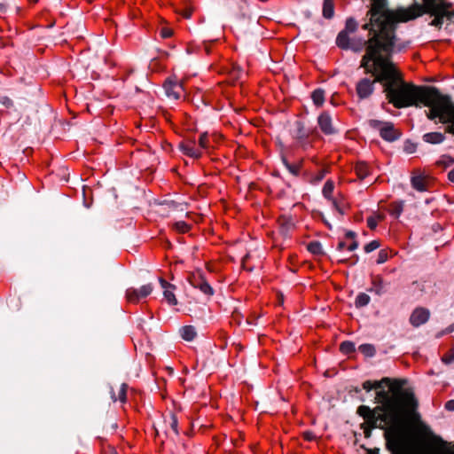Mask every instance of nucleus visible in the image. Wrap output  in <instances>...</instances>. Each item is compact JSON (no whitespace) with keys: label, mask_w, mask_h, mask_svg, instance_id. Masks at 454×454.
<instances>
[{"label":"nucleus","mask_w":454,"mask_h":454,"mask_svg":"<svg viewBox=\"0 0 454 454\" xmlns=\"http://www.w3.org/2000/svg\"><path fill=\"white\" fill-rule=\"evenodd\" d=\"M4 7V4H0V9Z\"/></svg>","instance_id":"338daca9"},{"label":"nucleus","mask_w":454,"mask_h":454,"mask_svg":"<svg viewBox=\"0 0 454 454\" xmlns=\"http://www.w3.org/2000/svg\"><path fill=\"white\" fill-rule=\"evenodd\" d=\"M446 13L447 12H442L436 14H433L434 16V19L431 21V25L434 27L442 26L443 22V17L445 16Z\"/></svg>","instance_id":"58836bf2"},{"label":"nucleus","mask_w":454,"mask_h":454,"mask_svg":"<svg viewBox=\"0 0 454 454\" xmlns=\"http://www.w3.org/2000/svg\"><path fill=\"white\" fill-rule=\"evenodd\" d=\"M358 247V242L356 240H352V242L347 247L348 251H354Z\"/></svg>","instance_id":"8fccbe9b"},{"label":"nucleus","mask_w":454,"mask_h":454,"mask_svg":"<svg viewBox=\"0 0 454 454\" xmlns=\"http://www.w3.org/2000/svg\"><path fill=\"white\" fill-rule=\"evenodd\" d=\"M193 6L191 3L185 2L176 9V12L185 19H190L193 12Z\"/></svg>","instance_id":"b1692460"},{"label":"nucleus","mask_w":454,"mask_h":454,"mask_svg":"<svg viewBox=\"0 0 454 454\" xmlns=\"http://www.w3.org/2000/svg\"><path fill=\"white\" fill-rule=\"evenodd\" d=\"M385 123L386 122H383V121H378V120H370L369 121L370 127L379 129L380 132V128H382V126L385 125Z\"/></svg>","instance_id":"c03bdc74"},{"label":"nucleus","mask_w":454,"mask_h":454,"mask_svg":"<svg viewBox=\"0 0 454 454\" xmlns=\"http://www.w3.org/2000/svg\"><path fill=\"white\" fill-rule=\"evenodd\" d=\"M345 237L351 240H356V234L355 231H348L345 234Z\"/></svg>","instance_id":"3c124183"},{"label":"nucleus","mask_w":454,"mask_h":454,"mask_svg":"<svg viewBox=\"0 0 454 454\" xmlns=\"http://www.w3.org/2000/svg\"><path fill=\"white\" fill-rule=\"evenodd\" d=\"M7 101L4 102V105H6L8 104V102H10V99H6Z\"/></svg>","instance_id":"0e129e2a"},{"label":"nucleus","mask_w":454,"mask_h":454,"mask_svg":"<svg viewBox=\"0 0 454 454\" xmlns=\"http://www.w3.org/2000/svg\"><path fill=\"white\" fill-rule=\"evenodd\" d=\"M383 383H390V379L383 378L381 380L379 381L365 380L363 383V388L367 392L371 391L372 389H380L382 387Z\"/></svg>","instance_id":"aec40b11"},{"label":"nucleus","mask_w":454,"mask_h":454,"mask_svg":"<svg viewBox=\"0 0 454 454\" xmlns=\"http://www.w3.org/2000/svg\"><path fill=\"white\" fill-rule=\"evenodd\" d=\"M429 315L430 313L428 309L424 308H417L416 309L413 310L410 317V323L413 326L419 327L421 325L427 322Z\"/></svg>","instance_id":"9b49d317"},{"label":"nucleus","mask_w":454,"mask_h":454,"mask_svg":"<svg viewBox=\"0 0 454 454\" xmlns=\"http://www.w3.org/2000/svg\"><path fill=\"white\" fill-rule=\"evenodd\" d=\"M448 177L451 182L454 183V168L449 172Z\"/></svg>","instance_id":"4d7b16f0"},{"label":"nucleus","mask_w":454,"mask_h":454,"mask_svg":"<svg viewBox=\"0 0 454 454\" xmlns=\"http://www.w3.org/2000/svg\"><path fill=\"white\" fill-rule=\"evenodd\" d=\"M357 28V22L353 18H348L346 20L345 29L343 31H347V33H353Z\"/></svg>","instance_id":"e433bc0d"},{"label":"nucleus","mask_w":454,"mask_h":454,"mask_svg":"<svg viewBox=\"0 0 454 454\" xmlns=\"http://www.w3.org/2000/svg\"><path fill=\"white\" fill-rule=\"evenodd\" d=\"M362 428L364 429V436L365 437H370L371 436V431L373 427H371L370 425H368L366 422H365V426H362Z\"/></svg>","instance_id":"09e8293b"},{"label":"nucleus","mask_w":454,"mask_h":454,"mask_svg":"<svg viewBox=\"0 0 454 454\" xmlns=\"http://www.w3.org/2000/svg\"><path fill=\"white\" fill-rule=\"evenodd\" d=\"M295 129L293 132V137L295 139L297 145L303 150L312 147V140L310 137H319V134L316 129H307L304 123L301 121H295Z\"/></svg>","instance_id":"423d86ee"},{"label":"nucleus","mask_w":454,"mask_h":454,"mask_svg":"<svg viewBox=\"0 0 454 454\" xmlns=\"http://www.w3.org/2000/svg\"><path fill=\"white\" fill-rule=\"evenodd\" d=\"M340 350L343 354H350L355 351V344L351 341H343L340 345Z\"/></svg>","instance_id":"c9c22d12"},{"label":"nucleus","mask_w":454,"mask_h":454,"mask_svg":"<svg viewBox=\"0 0 454 454\" xmlns=\"http://www.w3.org/2000/svg\"><path fill=\"white\" fill-rule=\"evenodd\" d=\"M173 227L180 233H185L189 231V225L184 221L176 222Z\"/></svg>","instance_id":"ea45409f"},{"label":"nucleus","mask_w":454,"mask_h":454,"mask_svg":"<svg viewBox=\"0 0 454 454\" xmlns=\"http://www.w3.org/2000/svg\"><path fill=\"white\" fill-rule=\"evenodd\" d=\"M180 149L184 154L192 158H200L201 156V151L196 147L195 142L192 140L186 141L180 145Z\"/></svg>","instance_id":"2eb2a0df"},{"label":"nucleus","mask_w":454,"mask_h":454,"mask_svg":"<svg viewBox=\"0 0 454 454\" xmlns=\"http://www.w3.org/2000/svg\"><path fill=\"white\" fill-rule=\"evenodd\" d=\"M355 172L361 180L370 175V167L365 162H357L355 166Z\"/></svg>","instance_id":"412c9836"},{"label":"nucleus","mask_w":454,"mask_h":454,"mask_svg":"<svg viewBox=\"0 0 454 454\" xmlns=\"http://www.w3.org/2000/svg\"><path fill=\"white\" fill-rule=\"evenodd\" d=\"M370 296L364 293L359 294L355 301V305L356 308H362L366 306L370 302Z\"/></svg>","instance_id":"c85d7f7f"},{"label":"nucleus","mask_w":454,"mask_h":454,"mask_svg":"<svg viewBox=\"0 0 454 454\" xmlns=\"http://www.w3.org/2000/svg\"><path fill=\"white\" fill-rule=\"evenodd\" d=\"M325 224L328 226V228H330V229H331V225H330L326 221H325Z\"/></svg>","instance_id":"052dcab7"},{"label":"nucleus","mask_w":454,"mask_h":454,"mask_svg":"<svg viewBox=\"0 0 454 454\" xmlns=\"http://www.w3.org/2000/svg\"><path fill=\"white\" fill-rule=\"evenodd\" d=\"M7 101L4 102V105H6L8 104V102H10V99H6Z\"/></svg>","instance_id":"e2e57ef3"},{"label":"nucleus","mask_w":454,"mask_h":454,"mask_svg":"<svg viewBox=\"0 0 454 454\" xmlns=\"http://www.w3.org/2000/svg\"><path fill=\"white\" fill-rule=\"evenodd\" d=\"M372 288L371 292H374L378 295H381L386 292V284L384 283L383 278L380 276H375L372 280Z\"/></svg>","instance_id":"f3484780"},{"label":"nucleus","mask_w":454,"mask_h":454,"mask_svg":"<svg viewBox=\"0 0 454 454\" xmlns=\"http://www.w3.org/2000/svg\"><path fill=\"white\" fill-rule=\"evenodd\" d=\"M380 137L388 142H393L400 137V132L395 129L394 124L391 122H386L385 125L380 128Z\"/></svg>","instance_id":"4468645a"},{"label":"nucleus","mask_w":454,"mask_h":454,"mask_svg":"<svg viewBox=\"0 0 454 454\" xmlns=\"http://www.w3.org/2000/svg\"><path fill=\"white\" fill-rule=\"evenodd\" d=\"M379 452H380V450L375 448V449L367 450L366 454H379Z\"/></svg>","instance_id":"5fc2aeb1"},{"label":"nucleus","mask_w":454,"mask_h":454,"mask_svg":"<svg viewBox=\"0 0 454 454\" xmlns=\"http://www.w3.org/2000/svg\"><path fill=\"white\" fill-rule=\"evenodd\" d=\"M308 250L314 254H320L322 253V246L317 241L310 242L308 245Z\"/></svg>","instance_id":"4c0bfd02"},{"label":"nucleus","mask_w":454,"mask_h":454,"mask_svg":"<svg viewBox=\"0 0 454 454\" xmlns=\"http://www.w3.org/2000/svg\"><path fill=\"white\" fill-rule=\"evenodd\" d=\"M160 282L161 284L162 288H164V297L168 301V302L171 305H176L177 303V300L174 294V293L168 288L173 287L166 280L160 278Z\"/></svg>","instance_id":"6ab92c4d"},{"label":"nucleus","mask_w":454,"mask_h":454,"mask_svg":"<svg viewBox=\"0 0 454 454\" xmlns=\"http://www.w3.org/2000/svg\"><path fill=\"white\" fill-rule=\"evenodd\" d=\"M333 189H334L333 182L332 180H327L325 183L323 190H322V193H323L324 197L330 201L334 199L332 196V194L333 192Z\"/></svg>","instance_id":"a878e982"},{"label":"nucleus","mask_w":454,"mask_h":454,"mask_svg":"<svg viewBox=\"0 0 454 454\" xmlns=\"http://www.w3.org/2000/svg\"><path fill=\"white\" fill-rule=\"evenodd\" d=\"M405 151H406L407 153H413V152H414V146H413V145H405Z\"/></svg>","instance_id":"6e6d98bb"},{"label":"nucleus","mask_w":454,"mask_h":454,"mask_svg":"<svg viewBox=\"0 0 454 454\" xmlns=\"http://www.w3.org/2000/svg\"><path fill=\"white\" fill-rule=\"evenodd\" d=\"M127 389L128 385L126 383H122L120 387V389L117 394L114 393V391L112 390L111 392V398L114 402H116L117 400L121 401V403H125L127 400Z\"/></svg>","instance_id":"4be33fe9"},{"label":"nucleus","mask_w":454,"mask_h":454,"mask_svg":"<svg viewBox=\"0 0 454 454\" xmlns=\"http://www.w3.org/2000/svg\"><path fill=\"white\" fill-rule=\"evenodd\" d=\"M153 287L151 284L145 285L139 289L133 287L128 288L126 291V299L129 302L137 303L140 299L145 298L152 294Z\"/></svg>","instance_id":"6e6552de"},{"label":"nucleus","mask_w":454,"mask_h":454,"mask_svg":"<svg viewBox=\"0 0 454 454\" xmlns=\"http://www.w3.org/2000/svg\"><path fill=\"white\" fill-rule=\"evenodd\" d=\"M181 336L184 340L191 341L196 336L195 328L192 325H185L180 329Z\"/></svg>","instance_id":"393cba45"},{"label":"nucleus","mask_w":454,"mask_h":454,"mask_svg":"<svg viewBox=\"0 0 454 454\" xmlns=\"http://www.w3.org/2000/svg\"><path fill=\"white\" fill-rule=\"evenodd\" d=\"M452 330H453V328H450V329L448 330V333L451 332Z\"/></svg>","instance_id":"69168bd1"},{"label":"nucleus","mask_w":454,"mask_h":454,"mask_svg":"<svg viewBox=\"0 0 454 454\" xmlns=\"http://www.w3.org/2000/svg\"><path fill=\"white\" fill-rule=\"evenodd\" d=\"M317 124L321 131L326 135H333L337 132L333 126V119L328 112H323L317 117Z\"/></svg>","instance_id":"9d476101"},{"label":"nucleus","mask_w":454,"mask_h":454,"mask_svg":"<svg viewBox=\"0 0 454 454\" xmlns=\"http://www.w3.org/2000/svg\"><path fill=\"white\" fill-rule=\"evenodd\" d=\"M357 414L361 416L371 427H377V422L389 423L397 426L408 411L396 408L395 403L376 406L371 409L369 406L361 405L357 408Z\"/></svg>","instance_id":"39448f33"},{"label":"nucleus","mask_w":454,"mask_h":454,"mask_svg":"<svg viewBox=\"0 0 454 454\" xmlns=\"http://www.w3.org/2000/svg\"><path fill=\"white\" fill-rule=\"evenodd\" d=\"M422 7L412 4L408 8H398L390 11L387 8V0H372L371 8L367 12L369 21L362 28L369 31V38L365 46L375 42L377 48L382 51H401L406 43H398L395 36L396 23L407 22L422 15Z\"/></svg>","instance_id":"f03ea898"},{"label":"nucleus","mask_w":454,"mask_h":454,"mask_svg":"<svg viewBox=\"0 0 454 454\" xmlns=\"http://www.w3.org/2000/svg\"><path fill=\"white\" fill-rule=\"evenodd\" d=\"M427 182L424 176H417L411 178V185L419 192H425L427 190Z\"/></svg>","instance_id":"5701e85b"},{"label":"nucleus","mask_w":454,"mask_h":454,"mask_svg":"<svg viewBox=\"0 0 454 454\" xmlns=\"http://www.w3.org/2000/svg\"><path fill=\"white\" fill-rule=\"evenodd\" d=\"M388 258V254L386 250H380L379 252V254H378V258H377V263L378 264H381V263H384L385 262H387Z\"/></svg>","instance_id":"37998d69"},{"label":"nucleus","mask_w":454,"mask_h":454,"mask_svg":"<svg viewBox=\"0 0 454 454\" xmlns=\"http://www.w3.org/2000/svg\"><path fill=\"white\" fill-rule=\"evenodd\" d=\"M170 427L171 428L173 429V431L175 432V434H178V430H177V419L176 418V416L172 415L171 416V422H170Z\"/></svg>","instance_id":"de8ad7c7"},{"label":"nucleus","mask_w":454,"mask_h":454,"mask_svg":"<svg viewBox=\"0 0 454 454\" xmlns=\"http://www.w3.org/2000/svg\"><path fill=\"white\" fill-rule=\"evenodd\" d=\"M442 361H443L444 363H450L451 359H448L447 357H445V356H444V357L442 358Z\"/></svg>","instance_id":"bf43d9fd"},{"label":"nucleus","mask_w":454,"mask_h":454,"mask_svg":"<svg viewBox=\"0 0 454 454\" xmlns=\"http://www.w3.org/2000/svg\"><path fill=\"white\" fill-rule=\"evenodd\" d=\"M395 51H382L380 48H377L375 42L365 46V53L362 57L360 67L364 69L365 74H371L374 78L365 77L357 82L356 90L360 99L369 98L374 90V84L376 82L381 83V81L378 80L381 70L378 69L377 64L380 63V61L389 64Z\"/></svg>","instance_id":"7ed1b4c3"},{"label":"nucleus","mask_w":454,"mask_h":454,"mask_svg":"<svg viewBox=\"0 0 454 454\" xmlns=\"http://www.w3.org/2000/svg\"><path fill=\"white\" fill-rule=\"evenodd\" d=\"M188 281L194 288L200 289L206 295L211 296L214 294L213 288L200 270L192 272L188 277Z\"/></svg>","instance_id":"0eeeda50"},{"label":"nucleus","mask_w":454,"mask_h":454,"mask_svg":"<svg viewBox=\"0 0 454 454\" xmlns=\"http://www.w3.org/2000/svg\"><path fill=\"white\" fill-rule=\"evenodd\" d=\"M7 101L4 102V105H6L8 104V102H10V99H6Z\"/></svg>","instance_id":"680f3d73"},{"label":"nucleus","mask_w":454,"mask_h":454,"mask_svg":"<svg viewBox=\"0 0 454 454\" xmlns=\"http://www.w3.org/2000/svg\"><path fill=\"white\" fill-rule=\"evenodd\" d=\"M336 44L343 50L352 49L355 51H359L362 49V43H360L359 45H355L351 43L348 37V33L343 30L340 31L337 35Z\"/></svg>","instance_id":"ddd939ff"},{"label":"nucleus","mask_w":454,"mask_h":454,"mask_svg":"<svg viewBox=\"0 0 454 454\" xmlns=\"http://www.w3.org/2000/svg\"><path fill=\"white\" fill-rule=\"evenodd\" d=\"M424 4L422 7L423 13L436 14L442 12H447L449 4H445L443 0H423ZM419 6V4H418Z\"/></svg>","instance_id":"1a4fd4ad"},{"label":"nucleus","mask_w":454,"mask_h":454,"mask_svg":"<svg viewBox=\"0 0 454 454\" xmlns=\"http://www.w3.org/2000/svg\"><path fill=\"white\" fill-rule=\"evenodd\" d=\"M359 350L361 353L367 356H373L375 354V348L371 344H362L359 346Z\"/></svg>","instance_id":"f704fd0d"},{"label":"nucleus","mask_w":454,"mask_h":454,"mask_svg":"<svg viewBox=\"0 0 454 454\" xmlns=\"http://www.w3.org/2000/svg\"><path fill=\"white\" fill-rule=\"evenodd\" d=\"M323 15L326 19H330L333 15V6L328 0L324 2Z\"/></svg>","instance_id":"72a5a7b5"},{"label":"nucleus","mask_w":454,"mask_h":454,"mask_svg":"<svg viewBox=\"0 0 454 454\" xmlns=\"http://www.w3.org/2000/svg\"><path fill=\"white\" fill-rule=\"evenodd\" d=\"M406 380H390V383H384L388 387V390L381 388L376 389V403L396 405L406 411H412L416 409L418 403L413 393L409 389H403Z\"/></svg>","instance_id":"20e7f679"},{"label":"nucleus","mask_w":454,"mask_h":454,"mask_svg":"<svg viewBox=\"0 0 454 454\" xmlns=\"http://www.w3.org/2000/svg\"><path fill=\"white\" fill-rule=\"evenodd\" d=\"M333 207L339 212L340 215H344L346 213L347 204L343 200H338L333 199L331 200Z\"/></svg>","instance_id":"7c9ffc66"},{"label":"nucleus","mask_w":454,"mask_h":454,"mask_svg":"<svg viewBox=\"0 0 454 454\" xmlns=\"http://www.w3.org/2000/svg\"><path fill=\"white\" fill-rule=\"evenodd\" d=\"M283 162L291 174L294 176H299L301 168V162L290 163L285 158H283Z\"/></svg>","instance_id":"bb28decb"},{"label":"nucleus","mask_w":454,"mask_h":454,"mask_svg":"<svg viewBox=\"0 0 454 454\" xmlns=\"http://www.w3.org/2000/svg\"><path fill=\"white\" fill-rule=\"evenodd\" d=\"M302 437L308 441V442H312L314 440H316L317 436L315 435V434L311 431H305L302 433Z\"/></svg>","instance_id":"a18cd8bd"},{"label":"nucleus","mask_w":454,"mask_h":454,"mask_svg":"<svg viewBox=\"0 0 454 454\" xmlns=\"http://www.w3.org/2000/svg\"><path fill=\"white\" fill-rule=\"evenodd\" d=\"M453 163H454V159L449 155H442L436 161L437 166L442 167L443 168H446L447 167L450 166Z\"/></svg>","instance_id":"2f4dec72"},{"label":"nucleus","mask_w":454,"mask_h":454,"mask_svg":"<svg viewBox=\"0 0 454 454\" xmlns=\"http://www.w3.org/2000/svg\"><path fill=\"white\" fill-rule=\"evenodd\" d=\"M377 65L381 70L378 80L381 81L389 103L396 108L420 103L428 108L425 113L429 120L437 119L439 122L447 124L446 131L454 135V104L450 96L442 94L435 87L405 83L392 59L389 64L380 61Z\"/></svg>","instance_id":"f257e3e1"},{"label":"nucleus","mask_w":454,"mask_h":454,"mask_svg":"<svg viewBox=\"0 0 454 454\" xmlns=\"http://www.w3.org/2000/svg\"><path fill=\"white\" fill-rule=\"evenodd\" d=\"M445 408L449 411H454V400H450L445 403Z\"/></svg>","instance_id":"603ef678"},{"label":"nucleus","mask_w":454,"mask_h":454,"mask_svg":"<svg viewBox=\"0 0 454 454\" xmlns=\"http://www.w3.org/2000/svg\"><path fill=\"white\" fill-rule=\"evenodd\" d=\"M108 454H118L114 448H111Z\"/></svg>","instance_id":"13d9d810"},{"label":"nucleus","mask_w":454,"mask_h":454,"mask_svg":"<svg viewBox=\"0 0 454 454\" xmlns=\"http://www.w3.org/2000/svg\"><path fill=\"white\" fill-rule=\"evenodd\" d=\"M347 247H348V246L346 245V243H345L344 241H340V242L338 243L337 249H338L339 251H342L343 249L347 248Z\"/></svg>","instance_id":"864d4df0"},{"label":"nucleus","mask_w":454,"mask_h":454,"mask_svg":"<svg viewBox=\"0 0 454 454\" xmlns=\"http://www.w3.org/2000/svg\"><path fill=\"white\" fill-rule=\"evenodd\" d=\"M403 209V202H394L390 206V215H394L395 217H399V215L402 214Z\"/></svg>","instance_id":"c756f323"},{"label":"nucleus","mask_w":454,"mask_h":454,"mask_svg":"<svg viewBox=\"0 0 454 454\" xmlns=\"http://www.w3.org/2000/svg\"><path fill=\"white\" fill-rule=\"evenodd\" d=\"M166 94L174 99H179L184 93L183 85L177 82L166 81L164 83Z\"/></svg>","instance_id":"f8f14e48"},{"label":"nucleus","mask_w":454,"mask_h":454,"mask_svg":"<svg viewBox=\"0 0 454 454\" xmlns=\"http://www.w3.org/2000/svg\"><path fill=\"white\" fill-rule=\"evenodd\" d=\"M387 449L391 454H404L403 444L400 438L396 437L392 441H387Z\"/></svg>","instance_id":"dca6fc26"},{"label":"nucleus","mask_w":454,"mask_h":454,"mask_svg":"<svg viewBox=\"0 0 454 454\" xmlns=\"http://www.w3.org/2000/svg\"><path fill=\"white\" fill-rule=\"evenodd\" d=\"M160 35L163 38H169L173 35V30L169 27H162L160 29Z\"/></svg>","instance_id":"49530a36"},{"label":"nucleus","mask_w":454,"mask_h":454,"mask_svg":"<svg viewBox=\"0 0 454 454\" xmlns=\"http://www.w3.org/2000/svg\"><path fill=\"white\" fill-rule=\"evenodd\" d=\"M311 98L314 104L317 106L323 105L325 101V92L323 90L317 89L312 92Z\"/></svg>","instance_id":"cd10ccee"},{"label":"nucleus","mask_w":454,"mask_h":454,"mask_svg":"<svg viewBox=\"0 0 454 454\" xmlns=\"http://www.w3.org/2000/svg\"><path fill=\"white\" fill-rule=\"evenodd\" d=\"M200 147L202 149H207L209 146V140L207 133H203L200 135L199 138Z\"/></svg>","instance_id":"a19ab883"},{"label":"nucleus","mask_w":454,"mask_h":454,"mask_svg":"<svg viewBox=\"0 0 454 454\" xmlns=\"http://www.w3.org/2000/svg\"><path fill=\"white\" fill-rule=\"evenodd\" d=\"M383 219L384 216L381 215H372L367 218V225L371 230H374L377 227L378 223Z\"/></svg>","instance_id":"473e14b6"},{"label":"nucleus","mask_w":454,"mask_h":454,"mask_svg":"<svg viewBox=\"0 0 454 454\" xmlns=\"http://www.w3.org/2000/svg\"><path fill=\"white\" fill-rule=\"evenodd\" d=\"M380 247V241L372 240L365 245L364 251L366 253H371V252L376 250L377 248H379Z\"/></svg>","instance_id":"79ce46f5"},{"label":"nucleus","mask_w":454,"mask_h":454,"mask_svg":"<svg viewBox=\"0 0 454 454\" xmlns=\"http://www.w3.org/2000/svg\"><path fill=\"white\" fill-rule=\"evenodd\" d=\"M445 139V135L441 132H429L423 135V140L428 144H441Z\"/></svg>","instance_id":"a211bd4d"}]
</instances>
